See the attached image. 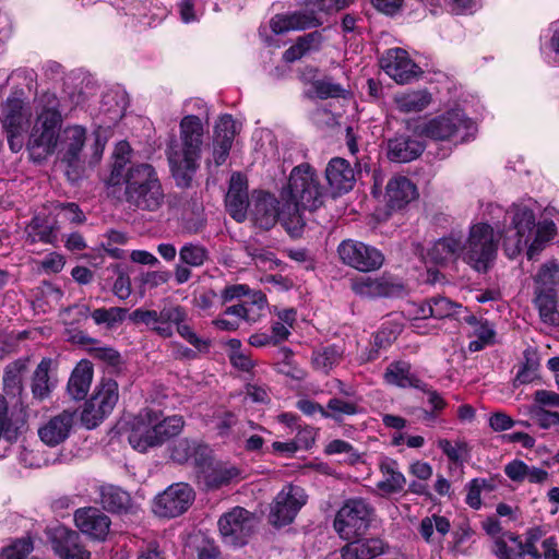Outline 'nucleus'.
Listing matches in <instances>:
<instances>
[{
  "mask_svg": "<svg viewBox=\"0 0 559 559\" xmlns=\"http://www.w3.org/2000/svg\"><path fill=\"white\" fill-rule=\"evenodd\" d=\"M359 403L360 401L358 400H347L341 396H334L326 403V414H324V418L333 419L334 421H342L345 416L357 415L360 411Z\"/></svg>",
  "mask_w": 559,
  "mask_h": 559,
  "instance_id": "nucleus-44",
  "label": "nucleus"
},
{
  "mask_svg": "<svg viewBox=\"0 0 559 559\" xmlns=\"http://www.w3.org/2000/svg\"><path fill=\"white\" fill-rule=\"evenodd\" d=\"M353 290L367 298L390 297L400 290V286L384 277H361L352 284Z\"/></svg>",
  "mask_w": 559,
  "mask_h": 559,
  "instance_id": "nucleus-29",
  "label": "nucleus"
},
{
  "mask_svg": "<svg viewBox=\"0 0 559 559\" xmlns=\"http://www.w3.org/2000/svg\"><path fill=\"white\" fill-rule=\"evenodd\" d=\"M523 542L513 533H503L495 542V554L504 559H523Z\"/></svg>",
  "mask_w": 559,
  "mask_h": 559,
  "instance_id": "nucleus-45",
  "label": "nucleus"
},
{
  "mask_svg": "<svg viewBox=\"0 0 559 559\" xmlns=\"http://www.w3.org/2000/svg\"><path fill=\"white\" fill-rule=\"evenodd\" d=\"M185 426L182 416H164L163 412L145 408L131 423L129 443L139 452L160 447L178 436Z\"/></svg>",
  "mask_w": 559,
  "mask_h": 559,
  "instance_id": "nucleus-3",
  "label": "nucleus"
},
{
  "mask_svg": "<svg viewBox=\"0 0 559 559\" xmlns=\"http://www.w3.org/2000/svg\"><path fill=\"white\" fill-rule=\"evenodd\" d=\"M342 358L343 350L336 345H329L314 349L310 361L316 371L329 374L341 362Z\"/></svg>",
  "mask_w": 559,
  "mask_h": 559,
  "instance_id": "nucleus-38",
  "label": "nucleus"
},
{
  "mask_svg": "<svg viewBox=\"0 0 559 559\" xmlns=\"http://www.w3.org/2000/svg\"><path fill=\"white\" fill-rule=\"evenodd\" d=\"M225 202L227 212L235 221L240 223L246 219L247 212L249 213L250 210L248 194L227 192Z\"/></svg>",
  "mask_w": 559,
  "mask_h": 559,
  "instance_id": "nucleus-52",
  "label": "nucleus"
},
{
  "mask_svg": "<svg viewBox=\"0 0 559 559\" xmlns=\"http://www.w3.org/2000/svg\"><path fill=\"white\" fill-rule=\"evenodd\" d=\"M124 199L130 207L156 212L165 203V191L155 168L150 164L131 166L123 178Z\"/></svg>",
  "mask_w": 559,
  "mask_h": 559,
  "instance_id": "nucleus-5",
  "label": "nucleus"
},
{
  "mask_svg": "<svg viewBox=\"0 0 559 559\" xmlns=\"http://www.w3.org/2000/svg\"><path fill=\"white\" fill-rule=\"evenodd\" d=\"M86 140V130L81 126H69L63 130L61 145L62 160L69 167L76 168L80 163V154Z\"/></svg>",
  "mask_w": 559,
  "mask_h": 559,
  "instance_id": "nucleus-27",
  "label": "nucleus"
},
{
  "mask_svg": "<svg viewBox=\"0 0 559 559\" xmlns=\"http://www.w3.org/2000/svg\"><path fill=\"white\" fill-rule=\"evenodd\" d=\"M129 496L122 489L115 486H104L100 490V502L103 507L111 512H119L126 508Z\"/></svg>",
  "mask_w": 559,
  "mask_h": 559,
  "instance_id": "nucleus-49",
  "label": "nucleus"
},
{
  "mask_svg": "<svg viewBox=\"0 0 559 559\" xmlns=\"http://www.w3.org/2000/svg\"><path fill=\"white\" fill-rule=\"evenodd\" d=\"M287 212L286 203L280 209L278 201L273 194L264 191H255L252 194L249 217L255 227L269 230L281 219L288 230L296 231Z\"/></svg>",
  "mask_w": 559,
  "mask_h": 559,
  "instance_id": "nucleus-13",
  "label": "nucleus"
},
{
  "mask_svg": "<svg viewBox=\"0 0 559 559\" xmlns=\"http://www.w3.org/2000/svg\"><path fill=\"white\" fill-rule=\"evenodd\" d=\"M284 198L294 229L300 230L305 226L301 210L314 211L323 204L324 192L314 169L308 164L296 166L290 173Z\"/></svg>",
  "mask_w": 559,
  "mask_h": 559,
  "instance_id": "nucleus-4",
  "label": "nucleus"
},
{
  "mask_svg": "<svg viewBox=\"0 0 559 559\" xmlns=\"http://www.w3.org/2000/svg\"><path fill=\"white\" fill-rule=\"evenodd\" d=\"M201 477L207 489H218L227 486L239 477V469L229 463L212 462L211 459L206 465L200 466Z\"/></svg>",
  "mask_w": 559,
  "mask_h": 559,
  "instance_id": "nucleus-25",
  "label": "nucleus"
},
{
  "mask_svg": "<svg viewBox=\"0 0 559 559\" xmlns=\"http://www.w3.org/2000/svg\"><path fill=\"white\" fill-rule=\"evenodd\" d=\"M305 12L293 14H277L271 20V28L275 34H283L289 31H302L322 24L318 13L335 12L334 0H308Z\"/></svg>",
  "mask_w": 559,
  "mask_h": 559,
  "instance_id": "nucleus-12",
  "label": "nucleus"
},
{
  "mask_svg": "<svg viewBox=\"0 0 559 559\" xmlns=\"http://www.w3.org/2000/svg\"><path fill=\"white\" fill-rule=\"evenodd\" d=\"M76 527L85 535L96 540H104L109 533L110 519L94 507L78 509L74 513Z\"/></svg>",
  "mask_w": 559,
  "mask_h": 559,
  "instance_id": "nucleus-21",
  "label": "nucleus"
},
{
  "mask_svg": "<svg viewBox=\"0 0 559 559\" xmlns=\"http://www.w3.org/2000/svg\"><path fill=\"white\" fill-rule=\"evenodd\" d=\"M394 100L400 112L406 115L419 112V94L417 92L397 94Z\"/></svg>",
  "mask_w": 559,
  "mask_h": 559,
  "instance_id": "nucleus-62",
  "label": "nucleus"
},
{
  "mask_svg": "<svg viewBox=\"0 0 559 559\" xmlns=\"http://www.w3.org/2000/svg\"><path fill=\"white\" fill-rule=\"evenodd\" d=\"M93 380V366L88 360H81L73 369L68 381V393L73 400L81 401L88 393Z\"/></svg>",
  "mask_w": 559,
  "mask_h": 559,
  "instance_id": "nucleus-31",
  "label": "nucleus"
},
{
  "mask_svg": "<svg viewBox=\"0 0 559 559\" xmlns=\"http://www.w3.org/2000/svg\"><path fill=\"white\" fill-rule=\"evenodd\" d=\"M384 380L400 388L417 386V378L411 372V365L406 361L389 365L384 372Z\"/></svg>",
  "mask_w": 559,
  "mask_h": 559,
  "instance_id": "nucleus-43",
  "label": "nucleus"
},
{
  "mask_svg": "<svg viewBox=\"0 0 559 559\" xmlns=\"http://www.w3.org/2000/svg\"><path fill=\"white\" fill-rule=\"evenodd\" d=\"M236 133V121L230 115H223L214 127L212 159L215 166L226 162Z\"/></svg>",
  "mask_w": 559,
  "mask_h": 559,
  "instance_id": "nucleus-22",
  "label": "nucleus"
},
{
  "mask_svg": "<svg viewBox=\"0 0 559 559\" xmlns=\"http://www.w3.org/2000/svg\"><path fill=\"white\" fill-rule=\"evenodd\" d=\"M114 273L117 274V280L114 283L112 292L119 299L124 300L131 295L130 277L118 265H114Z\"/></svg>",
  "mask_w": 559,
  "mask_h": 559,
  "instance_id": "nucleus-63",
  "label": "nucleus"
},
{
  "mask_svg": "<svg viewBox=\"0 0 559 559\" xmlns=\"http://www.w3.org/2000/svg\"><path fill=\"white\" fill-rule=\"evenodd\" d=\"M127 310L120 307L98 308L92 312V318L96 324H105L107 328H112L117 323L123 321Z\"/></svg>",
  "mask_w": 559,
  "mask_h": 559,
  "instance_id": "nucleus-55",
  "label": "nucleus"
},
{
  "mask_svg": "<svg viewBox=\"0 0 559 559\" xmlns=\"http://www.w3.org/2000/svg\"><path fill=\"white\" fill-rule=\"evenodd\" d=\"M254 513L242 507H234L221 515L217 524L222 540L231 547L246 545L258 526Z\"/></svg>",
  "mask_w": 559,
  "mask_h": 559,
  "instance_id": "nucleus-10",
  "label": "nucleus"
},
{
  "mask_svg": "<svg viewBox=\"0 0 559 559\" xmlns=\"http://www.w3.org/2000/svg\"><path fill=\"white\" fill-rule=\"evenodd\" d=\"M455 307L444 297H432L425 305H421V320L427 318L442 319L453 313Z\"/></svg>",
  "mask_w": 559,
  "mask_h": 559,
  "instance_id": "nucleus-50",
  "label": "nucleus"
},
{
  "mask_svg": "<svg viewBox=\"0 0 559 559\" xmlns=\"http://www.w3.org/2000/svg\"><path fill=\"white\" fill-rule=\"evenodd\" d=\"M51 545L61 559H90L91 552L81 543L78 532L58 526L51 534Z\"/></svg>",
  "mask_w": 559,
  "mask_h": 559,
  "instance_id": "nucleus-20",
  "label": "nucleus"
},
{
  "mask_svg": "<svg viewBox=\"0 0 559 559\" xmlns=\"http://www.w3.org/2000/svg\"><path fill=\"white\" fill-rule=\"evenodd\" d=\"M416 185L408 178L400 176L389 180L386 185L388 204L391 209H402L415 198Z\"/></svg>",
  "mask_w": 559,
  "mask_h": 559,
  "instance_id": "nucleus-30",
  "label": "nucleus"
},
{
  "mask_svg": "<svg viewBox=\"0 0 559 559\" xmlns=\"http://www.w3.org/2000/svg\"><path fill=\"white\" fill-rule=\"evenodd\" d=\"M245 251L247 255L252 258L257 266L266 267L274 262V254L263 248L248 245L245 247Z\"/></svg>",
  "mask_w": 559,
  "mask_h": 559,
  "instance_id": "nucleus-64",
  "label": "nucleus"
},
{
  "mask_svg": "<svg viewBox=\"0 0 559 559\" xmlns=\"http://www.w3.org/2000/svg\"><path fill=\"white\" fill-rule=\"evenodd\" d=\"M438 447L453 463H462L469 455V448L467 443L462 440H456L452 443L448 439H439Z\"/></svg>",
  "mask_w": 559,
  "mask_h": 559,
  "instance_id": "nucleus-54",
  "label": "nucleus"
},
{
  "mask_svg": "<svg viewBox=\"0 0 559 559\" xmlns=\"http://www.w3.org/2000/svg\"><path fill=\"white\" fill-rule=\"evenodd\" d=\"M32 108L16 93L10 95L0 107V122L7 134L12 152H19L24 145V134L31 128Z\"/></svg>",
  "mask_w": 559,
  "mask_h": 559,
  "instance_id": "nucleus-8",
  "label": "nucleus"
},
{
  "mask_svg": "<svg viewBox=\"0 0 559 559\" xmlns=\"http://www.w3.org/2000/svg\"><path fill=\"white\" fill-rule=\"evenodd\" d=\"M385 545L380 538H367L349 542L341 552L343 559H372L384 552Z\"/></svg>",
  "mask_w": 559,
  "mask_h": 559,
  "instance_id": "nucleus-32",
  "label": "nucleus"
},
{
  "mask_svg": "<svg viewBox=\"0 0 559 559\" xmlns=\"http://www.w3.org/2000/svg\"><path fill=\"white\" fill-rule=\"evenodd\" d=\"M462 238L450 235L437 240L428 255L436 263H443L454 258H461Z\"/></svg>",
  "mask_w": 559,
  "mask_h": 559,
  "instance_id": "nucleus-39",
  "label": "nucleus"
},
{
  "mask_svg": "<svg viewBox=\"0 0 559 559\" xmlns=\"http://www.w3.org/2000/svg\"><path fill=\"white\" fill-rule=\"evenodd\" d=\"M35 114L27 150L34 159L41 160L55 152L60 135L63 119L57 95L50 92L39 95L35 99Z\"/></svg>",
  "mask_w": 559,
  "mask_h": 559,
  "instance_id": "nucleus-1",
  "label": "nucleus"
},
{
  "mask_svg": "<svg viewBox=\"0 0 559 559\" xmlns=\"http://www.w3.org/2000/svg\"><path fill=\"white\" fill-rule=\"evenodd\" d=\"M276 369L294 380H304L306 371L294 361V353L288 347H282L277 352Z\"/></svg>",
  "mask_w": 559,
  "mask_h": 559,
  "instance_id": "nucleus-46",
  "label": "nucleus"
},
{
  "mask_svg": "<svg viewBox=\"0 0 559 559\" xmlns=\"http://www.w3.org/2000/svg\"><path fill=\"white\" fill-rule=\"evenodd\" d=\"M421 402L426 408L421 411V421L428 426H432L438 421L441 412L447 406V402L435 390L421 386Z\"/></svg>",
  "mask_w": 559,
  "mask_h": 559,
  "instance_id": "nucleus-41",
  "label": "nucleus"
},
{
  "mask_svg": "<svg viewBox=\"0 0 559 559\" xmlns=\"http://www.w3.org/2000/svg\"><path fill=\"white\" fill-rule=\"evenodd\" d=\"M323 43V35L320 31H314L298 38L297 43L284 52V60L294 62L307 52L318 50Z\"/></svg>",
  "mask_w": 559,
  "mask_h": 559,
  "instance_id": "nucleus-40",
  "label": "nucleus"
},
{
  "mask_svg": "<svg viewBox=\"0 0 559 559\" xmlns=\"http://www.w3.org/2000/svg\"><path fill=\"white\" fill-rule=\"evenodd\" d=\"M188 313L185 310V318L180 320L179 323H175L174 328H176L177 333L185 338L188 343L194 346L197 349L202 350L209 347V342L199 337L191 326L187 324Z\"/></svg>",
  "mask_w": 559,
  "mask_h": 559,
  "instance_id": "nucleus-61",
  "label": "nucleus"
},
{
  "mask_svg": "<svg viewBox=\"0 0 559 559\" xmlns=\"http://www.w3.org/2000/svg\"><path fill=\"white\" fill-rule=\"evenodd\" d=\"M84 343L91 344L88 350L91 355L109 367L119 370L121 365V356L120 354L111 347L100 346V343L97 340L86 338L83 340Z\"/></svg>",
  "mask_w": 559,
  "mask_h": 559,
  "instance_id": "nucleus-51",
  "label": "nucleus"
},
{
  "mask_svg": "<svg viewBox=\"0 0 559 559\" xmlns=\"http://www.w3.org/2000/svg\"><path fill=\"white\" fill-rule=\"evenodd\" d=\"M337 252L345 264L360 272L376 271L384 262V255L379 249L357 240L342 241Z\"/></svg>",
  "mask_w": 559,
  "mask_h": 559,
  "instance_id": "nucleus-17",
  "label": "nucleus"
},
{
  "mask_svg": "<svg viewBox=\"0 0 559 559\" xmlns=\"http://www.w3.org/2000/svg\"><path fill=\"white\" fill-rule=\"evenodd\" d=\"M489 209L492 218H499L503 214L504 221L507 217L511 219L510 226L504 227L500 234L504 253L510 259L518 257L533 237L536 227L534 211L524 204H513L506 212L499 205L491 204Z\"/></svg>",
  "mask_w": 559,
  "mask_h": 559,
  "instance_id": "nucleus-6",
  "label": "nucleus"
},
{
  "mask_svg": "<svg viewBox=\"0 0 559 559\" xmlns=\"http://www.w3.org/2000/svg\"><path fill=\"white\" fill-rule=\"evenodd\" d=\"M326 180L334 191L341 194L353 189L355 183V171L350 164L341 157L332 158L325 169Z\"/></svg>",
  "mask_w": 559,
  "mask_h": 559,
  "instance_id": "nucleus-26",
  "label": "nucleus"
},
{
  "mask_svg": "<svg viewBox=\"0 0 559 559\" xmlns=\"http://www.w3.org/2000/svg\"><path fill=\"white\" fill-rule=\"evenodd\" d=\"M185 318V308L178 305H168L160 311L139 308L130 314L135 324H144L157 335L168 338L174 335V325Z\"/></svg>",
  "mask_w": 559,
  "mask_h": 559,
  "instance_id": "nucleus-16",
  "label": "nucleus"
},
{
  "mask_svg": "<svg viewBox=\"0 0 559 559\" xmlns=\"http://www.w3.org/2000/svg\"><path fill=\"white\" fill-rule=\"evenodd\" d=\"M53 365L51 358H43L37 365L32 380V393L37 400H45L55 388L56 381L50 376Z\"/></svg>",
  "mask_w": 559,
  "mask_h": 559,
  "instance_id": "nucleus-35",
  "label": "nucleus"
},
{
  "mask_svg": "<svg viewBox=\"0 0 559 559\" xmlns=\"http://www.w3.org/2000/svg\"><path fill=\"white\" fill-rule=\"evenodd\" d=\"M34 546L31 539H17L2 550L0 559H38L31 555Z\"/></svg>",
  "mask_w": 559,
  "mask_h": 559,
  "instance_id": "nucleus-56",
  "label": "nucleus"
},
{
  "mask_svg": "<svg viewBox=\"0 0 559 559\" xmlns=\"http://www.w3.org/2000/svg\"><path fill=\"white\" fill-rule=\"evenodd\" d=\"M313 88L318 97L325 99L329 97H341L345 94V88L334 82L331 78H323L313 82Z\"/></svg>",
  "mask_w": 559,
  "mask_h": 559,
  "instance_id": "nucleus-60",
  "label": "nucleus"
},
{
  "mask_svg": "<svg viewBox=\"0 0 559 559\" xmlns=\"http://www.w3.org/2000/svg\"><path fill=\"white\" fill-rule=\"evenodd\" d=\"M73 424L74 413L63 411L46 421L38 429V436L45 444L56 447L69 437Z\"/></svg>",
  "mask_w": 559,
  "mask_h": 559,
  "instance_id": "nucleus-24",
  "label": "nucleus"
},
{
  "mask_svg": "<svg viewBox=\"0 0 559 559\" xmlns=\"http://www.w3.org/2000/svg\"><path fill=\"white\" fill-rule=\"evenodd\" d=\"M17 429L19 427L9 411L5 397L0 395V438L12 440L16 438Z\"/></svg>",
  "mask_w": 559,
  "mask_h": 559,
  "instance_id": "nucleus-57",
  "label": "nucleus"
},
{
  "mask_svg": "<svg viewBox=\"0 0 559 559\" xmlns=\"http://www.w3.org/2000/svg\"><path fill=\"white\" fill-rule=\"evenodd\" d=\"M118 384L112 379H102L81 414L82 424L88 428L98 426L114 409L118 401Z\"/></svg>",
  "mask_w": 559,
  "mask_h": 559,
  "instance_id": "nucleus-14",
  "label": "nucleus"
},
{
  "mask_svg": "<svg viewBox=\"0 0 559 559\" xmlns=\"http://www.w3.org/2000/svg\"><path fill=\"white\" fill-rule=\"evenodd\" d=\"M308 496L304 488L297 485H286L274 498L269 522L275 527L290 524L300 509L306 504Z\"/></svg>",
  "mask_w": 559,
  "mask_h": 559,
  "instance_id": "nucleus-15",
  "label": "nucleus"
},
{
  "mask_svg": "<svg viewBox=\"0 0 559 559\" xmlns=\"http://www.w3.org/2000/svg\"><path fill=\"white\" fill-rule=\"evenodd\" d=\"M433 530H436L440 536H444L450 531L449 520L439 515H432L431 518L421 520V536L425 537L426 540H430Z\"/></svg>",
  "mask_w": 559,
  "mask_h": 559,
  "instance_id": "nucleus-58",
  "label": "nucleus"
},
{
  "mask_svg": "<svg viewBox=\"0 0 559 559\" xmlns=\"http://www.w3.org/2000/svg\"><path fill=\"white\" fill-rule=\"evenodd\" d=\"M504 474L514 483H523L525 480L532 484H543L548 479L546 469L530 466L521 460H513L506 464Z\"/></svg>",
  "mask_w": 559,
  "mask_h": 559,
  "instance_id": "nucleus-33",
  "label": "nucleus"
},
{
  "mask_svg": "<svg viewBox=\"0 0 559 559\" xmlns=\"http://www.w3.org/2000/svg\"><path fill=\"white\" fill-rule=\"evenodd\" d=\"M265 306L266 296L260 290H254L247 300L227 307L224 314L234 316L248 323H254L261 318Z\"/></svg>",
  "mask_w": 559,
  "mask_h": 559,
  "instance_id": "nucleus-28",
  "label": "nucleus"
},
{
  "mask_svg": "<svg viewBox=\"0 0 559 559\" xmlns=\"http://www.w3.org/2000/svg\"><path fill=\"white\" fill-rule=\"evenodd\" d=\"M382 479L378 481L377 488L383 493L390 495L401 491L406 483L405 477L399 469L394 460L384 459L380 463Z\"/></svg>",
  "mask_w": 559,
  "mask_h": 559,
  "instance_id": "nucleus-36",
  "label": "nucleus"
},
{
  "mask_svg": "<svg viewBox=\"0 0 559 559\" xmlns=\"http://www.w3.org/2000/svg\"><path fill=\"white\" fill-rule=\"evenodd\" d=\"M476 124L465 116L462 110H451L427 122L421 134L433 140H449L455 138L461 142L473 138Z\"/></svg>",
  "mask_w": 559,
  "mask_h": 559,
  "instance_id": "nucleus-11",
  "label": "nucleus"
},
{
  "mask_svg": "<svg viewBox=\"0 0 559 559\" xmlns=\"http://www.w3.org/2000/svg\"><path fill=\"white\" fill-rule=\"evenodd\" d=\"M557 234L556 224L551 221H543L536 224L534 230V238L527 245L526 255L528 260H534L540 251L544 249L545 245L549 242Z\"/></svg>",
  "mask_w": 559,
  "mask_h": 559,
  "instance_id": "nucleus-42",
  "label": "nucleus"
},
{
  "mask_svg": "<svg viewBox=\"0 0 559 559\" xmlns=\"http://www.w3.org/2000/svg\"><path fill=\"white\" fill-rule=\"evenodd\" d=\"M373 509L361 498L348 499L337 511L333 527L341 538L350 540L364 535L369 528Z\"/></svg>",
  "mask_w": 559,
  "mask_h": 559,
  "instance_id": "nucleus-9",
  "label": "nucleus"
},
{
  "mask_svg": "<svg viewBox=\"0 0 559 559\" xmlns=\"http://www.w3.org/2000/svg\"><path fill=\"white\" fill-rule=\"evenodd\" d=\"M179 260L190 267H200L209 260V250L200 243L187 242L179 250Z\"/></svg>",
  "mask_w": 559,
  "mask_h": 559,
  "instance_id": "nucleus-47",
  "label": "nucleus"
},
{
  "mask_svg": "<svg viewBox=\"0 0 559 559\" xmlns=\"http://www.w3.org/2000/svg\"><path fill=\"white\" fill-rule=\"evenodd\" d=\"M131 147L130 144L126 141H120L114 151V164L109 177V182L111 185H118L121 179L124 178L123 170L130 160Z\"/></svg>",
  "mask_w": 559,
  "mask_h": 559,
  "instance_id": "nucleus-48",
  "label": "nucleus"
},
{
  "mask_svg": "<svg viewBox=\"0 0 559 559\" xmlns=\"http://www.w3.org/2000/svg\"><path fill=\"white\" fill-rule=\"evenodd\" d=\"M381 69L396 83L407 84L417 75V66L406 50L392 48L386 50L379 60Z\"/></svg>",
  "mask_w": 559,
  "mask_h": 559,
  "instance_id": "nucleus-19",
  "label": "nucleus"
},
{
  "mask_svg": "<svg viewBox=\"0 0 559 559\" xmlns=\"http://www.w3.org/2000/svg\"><path fill=\"white\" fill-rule=\"evenodd\" d=\"M28 358H19L9 364L3 372V390L10 396H17L23 391V377L28 367Z\"/></svg>",
  "mask_w": 559,
  "mask_h": 559,
  "instance_id": "nucleus-37",
  "label": "nucleus"
},
{
  "mask_svg": "<svg viewBox=\"0 0 559 559\" xmlns=\"http://www.w3.org/2000/svg\"><path fill=\"white\" fill-rule=\"evenodd\" d=\"M536 306L543 322L554 326L559 325V312L557 311L556 300L552 295L548 293L538 294Z\"/></svg>",
  "mask_w": 559,
  "mask_h": 559,
  "instance_id": "nucleus-53",
  "label": "nucleus"
},
{
  "mask_svg": "<svg viewBox=\"0 0 559 559\" xmlns=\"http://www.w3.org/2000/svg\"><path fill=\"white\" fill-rule=\"evenodd\" d=\"M170 457L179 464H192L200 468L211 459V449L197 440L185 438L174 444Z\"/></svg>",
  "mask_w": 559,
  "mask_h": 559,
  "instance_id": "nucleus-23",
  "label": "nucleus"
},
{
  "mask_svg": "<svg viewBox=\"0 0 559 559\" xmlns=\"http://www.w3.org/2000/svg\"><path fill=\"white\" fill-rule=\"evenodd\" d=\"M559 266L556 263H546L538 271L535 281L544 290L552 292L558 283Z\"/></svg>",
  "mask_w": 559,
  "mask_h": 559,
  "instance_id": "nucleus-59",
  "label": "nucleus"
},
{
  "mask_svg": "<svg viewBox=\"0 0 559 559\" xmlns=\"http://www.w3.org/2000/svg\"><path fill=\"white\" fill-rule=\"evenodd\" d=\"M194 500V491L183 483L169 486L154 501V512L163 518H175L185 513Z\"/></svg>",
  "mask_w": 559,
  "mask_h": 559,
  "instance_id": "nucleus-18",
  "label": "nucleus"
},
{
  "mask_svg": "<svg viewBox=\"0 0 559 559\" xmlns=\"http://www.w3.org/2000/svg\"><path fill=\"white\" fill-rule=\"evenodd\" d=\"M497 250L493 227L477 223L469 228L468 237L462 240L461 259L475 272L486 274L495 264Z\"/></svg>",
  "mask_w": 559,
  "mask_h": 559,
  "instance_id": "nucleus-7",
  "label": "nucleus"
},
{
  "mask_svg": "<svg viewBox=\"0 0 559 559\" xmlns=\"http://www.w3.org/2000/svg\"><path fill=\"white\" fill-rule=\"evenodd\" d=\"M419 142L408 135H400L388 142V158L391 162L407 163L417 158Z\"/></svg>",
  "mask_w": 559,
  "mask_h": 559,
  "instance_id": "nucleus-34",
  "label": "nucleus"
},
{
  "mask_svg": "<svg viewBox=\"0 0 559 559\" xmlns=\"http://www.w3.org/2000/svg\"><path fill=\"white\" fill-rule=\"evenodd\" d=\"M179 129L181 146L169 150L168 160L177 186L186 188L190 186L199 167L204 126L200 117L187 115L181 119Z\"/></svg>",
  "mask_w": 559,
  "mask_h": 559,
  "instance_id": "nucleus-2",
  "label": "nucleus"
}]
</instances>
